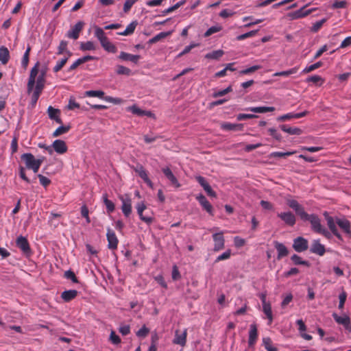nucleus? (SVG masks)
<instances>
[{
	"label": "nucleus",
	"mask_w": 351,
	"mask_h": 351,
	"mask_svg": "<svg viewBox=\"0 0 351 351\" xmlns=\"http://www.w3.org/2000/svg\"><path fill=\"white\" fill-rule=\"evenodd\" d=\"M311 3H308L304 5L302 8H301L300 10H298L295 12H290L287 14L288 18L290 20H296L299 19L304 18L306 16V12L304 10V8L308 7Z\"/></svg>",
	"instance_id": "aec40b11"
},
{
	"label": "nucleus",
	"mask_w": 351,
	"mask_h": 351,
	"mask_svg": "<svg viewBox=\"0 0 351 351\" xmlns=\"http://www.w3.org/2000/svg\"><path fill=\"white\" fill-rule=\"evenodd\" d=\"M128 111L131 112L132 114H136L138 116H143L144 110L139 108L137 106L133 105L132 106H129L127 108Z\"/></svg>",
	"instance_id": "de8ad7c7"
},
{
	"label": "nucleus",
	"mask_w": 351,
	"mask_h": 351,
	"mask_svg": "<svg viewBox=\"0 0 351 351\" xmlns=\"http://www.w3.org/2000/svg\"><path fill=\"white\" fill-rule=\"evenodd\" d=\"M291 259L295 265H308V261L302 260L301 257L297 254H293Z\"/></svg>",
	"instance_id": "603ef678"
},
{
	"label": "nucleus",
	"mask_w": 351,
	"mask_h": 351,
	"mask_svg": "<svg viewBox=\"0 0 351 351\" xmlns=\"http://www.w3.org/2000/svg\"><path fill=\"white\" fill-rule=\"evenodd\" d=\"M308 247V241L302 237H298L293 240V247L297 252H302L306 250Z\"/></svg>",
	"instance_id": "0eeeda50"
},
{
	"label": "nucleus",
	"mask_w": 351,
	"mask_h": 351,
	"mask_svg": "<svg viewBox=\"0 0 351 351\" xmlns=\"http://www.w3.org/2000/svg\"><path fill=\"white\" fill-rule=\"evenodd\" d=\"M67 60H68V58H62L60 60L56 62V64L53 67V71L55 73L58 72L64 66V65L66 63Z\"/></svg>",
	"instance_id": "5fc2aeb1"
},
{
	"label": "nucleus",
	"mask_w": 351,
	"mask_h": 351,
	"mask_svg": "<svg viewBox=\"0 0 351 351\" xmlns=\"http://www.w3.org/2000/svg\"><path fill=\"white\" fill-rule=\"evenodd\" d=\"M21 159L25 162L27 168L32 169L34 173H37L43 163L44 158L36 159L33 154L25 153L21 156Z\"/></svg>",
	"instance_id": "f03ea898"
},
{
	"label": "nucleus",
	"mask_w": 351,
	"mask_h": 351,
	"mask_svg": "<svg viewBox=\"0 0 351 351\" xmlns=\"http://www.w3.org/2000/svg\"><path fill=\"white\" fill-rule=\"evenodd\" d=\"M43 90L34 88L32 94V106L36 105L37 101L39 99V97L42 93Z\"/></svg>",
	"instance_id": "49530a36"
},
{
	"label": "nucleus",
	"mask_w": 351,
	"mask_h": 351,
	"mask_svg": "<svg viewBox=\"0 0 351 351\" xmlns=\"http://www.w3.org/2000/svg\"><path fill=\"white\" fill-rule=\"evenodd\" d=\"M287 204L289 208H292L295 212L301 219L306 217L307 213L305 212L302 206H301L298 201L295 199H287Z\"/></svg>",
	"instance_id": "20e7f679"
},
{
	"label": "nucleus",
	"mask_w": 351,
	"mask_h": 351,
	"mask_svg": "<svg viewBox=\"0 0 351 351\" xmlns=\"http://www.w3.org/2000/svg\"><path fill=\"white\" fill-rule=\"evenodd\" d=\"M110 340L113 344L115 345H117L121 343L120 337L117 335H116V333L113 330L111 331L110 332Z\"/></svg>",
	"instance_id": "774afa93"
},
{
	"label": "nucleus",
	"mask_w": 351,
	"mask_h": 351,
	"mask_svg": "<svg viewBox=\"0 0 351 351\" xmlns=\"http://www.w3.org/2000/svg\"><path fill=\"white\" fill-rule=\"evenodd\" d=\"M80 49L82 51H95L96 45L93 41L83 42L80 44Z\"/></svg>",
	"instance_id": "72a5a7b5"
},
{
	"label": "nucleus",
	"mask_w": 351,
	"mask_h": 351,
	"mask_svg": "<svg viewBox=\"0 0 351 351\" xmlns=\"http://www.w3.org/2000/svg\"><path fill=\"white\" fill-rule=\"evenodd\" d=\"M40 62H37L31 69L27 82V92L31 93L34 88L43 90L46 82L47 69H39Z\"/></svg>",
	"instance_id": "f257e3e1"
},
{
	"label": "nucleus",
	"mask_w": 351,
	"mask_h": 351,
	"mask_svg": "<svg viewBox=\"0 0 351 351\" xmlns=\"http://www.w3.org/2000/svg\"><path fill=\"white\" fill-rule=\"evenodd\" d=\"M52 147L54 151L59 154L66 153L68 149L66 143L60 139L55 140L52 143Z\"/></svg>",
	"instance_id": "a211bd4d"
},
{
	"label": "nucleus",
	"mask_w": 351,
	"mask_h": 351,
	"mask_svg": "<svg viewBox=\"0 0 351 351\" xmlns=\"http://www.w3.org/2000/svg\"><path fill=\"white\" fill-rule=\"evenodd\" d=\"M221 128L224 130L241 131L243 130V125L241 123H231L225 122L221 124Z\"/></svg>",
	"instance_id": "393cba45"
},
{
	"label": "nucleus",
	"mask_w": 351,
	"mask_h": 351,
	"mask_svg": "<svg viewBox=\"0 0 351 351\" xmlns=\"http://www.w3.org/2000/svg\"><path fill=\"white\" fill-rule=\"evenodd\" d=\"M326 221L328 226L332 232L337 230L335 222L332 217L328 216L326 217Z\"/></svg>",
	"instance_id": "680f3d73"
},
{
	"label": "nucleus",
	"mask_w": 351,
	"mask_h": 351,
	"mask_svg": "<svg viewBox=\"0 0 351 351\" xmlns=\"http://www.w3.org/2000/svg\"><path fill=\"white\" fill-rule=\"evenodd\" d=\"M231 91H232V87H231V86H229L228 87H227L226 88H225L223 90L215 91L213 93V97L215 98L219 97H222Z\"/></svg>",
	"instance_id": "864d4df0"
},
{
	"label": "nucleus",
	"mask_w": 351,
	"mask_h": 351,
	"mask_svg": "<svg viewBox=\"0 0 351 351\" xmlns=\"http://www.w3.org/2000/svg\"><path fill=\"white\" fill-rule=\"evenodd\" d=\"M336 223L346 234H351L350 223L348 220L346 219H337Z\"/></svg>",
	"instance_id": "c85d7f7f"
},
{
	"label": "nucleus",
	"mask_w": 351,
	"mask_h": 351,
	"mask_svg": "<svg viewBox=\"0 0 351 351\" xmlns=\"http://www.w3.org/2000/svg\"><path fill=\"white\" fill-rule=\"evenodd\" d=\"M136 25H137V22L132 21L126 27L125 29L123 32H119V34L121 35V36L130 35V34H133V32H134Z\"/></svg>",
	"instance_id": "473e14b6"
},
{
	"label": "nucleus",
	"mask_w": 351,
	"mask_h": 351,
	"mask_svg": "<svg viewBox=\"0 0 351 351\" xmlns=\"http://www.w3.org/2000/svg\"><path fill=\"white\" fill-rule=\"evenodd\" d=\"M117 73L119 75H130L132 73L131 70L124 66L118 65L117 66Z\"/></svg>",
	"instance_id": "09e8293b"
},
{
	"label": "nucleus",
	"mask_w": 351,
	"mask_h": 351,
	"mask_svg": "<svg viewBox=\"0 0 351 351\" xmlns=\"http://www.w3.org/2000/svg\"><path fill=\"white\" fill-rule=\"evenodd\" d=\"M70 130L69 125H61L59 126L53 133V137L59 136L63 134L66 133Z\"/></svg>",
	"instance_id": "58836bf2"
},
{
	"label": "nucleus",
	"mask_w": 351,
	"mask_h": 351,
	"mask_svg": "<svg viewBox=\"0 0 351 351\" xmlns=\"http://www.w3.org/2000/svg\"><path fill=\"white\" fill-rule=\"evenodd\" d=\"M221 29H222V27L221 25H217L212 26L210 28H208L206 30V32L204 33V36L208 37L215 33L219 32Z\"/></svg>",
	"instance_id": "37998d69"
},
{
	"label": "nucleus",
	"mask_w": 351,
	"mask_h": 351,
	"mask_svg": "<svg viewBox=\"0 0 351 351\" xmlns=\"http://www.w3.org/2000/svg\"><path fill=\"white\" fill-rule=\"evenodd\" d=\"M187 330L184 329L182 332L177 330L175 332V336L173 339V343L176 345H180L184 347L186 343Z\"/></svg>",
	"instance_id": "9b49d317"
},
{
	"label": "nucleus",
	"mask_w": 351,
	"mask_h": 351,
	"mask_svg": "<svg viewBox=\"0 0 351 351\" xmlns=\"http://www.w3.org/2000/svg\"><path fill=\"white\" fill-rule=\"evenodd\" d=\"M88 209L86 205H83L81 207V215L83 217L86 219V221L87 223H89L90 222V219L88 215Z\"/></svg>",
	"instance_id": "e2e57ef3"
},
{
	"label": "nucleus",
	"mask_w": 351,
	"mask_h": 351,
	"mask_svg": "<svg viewBox=\"0 0 351 351\" xmlns=\"http://www.w3.org/2000/svg\"><path fill=\"white\" fill-rule=\"evenodd\" d=\"M347 5V2L346 0H336L332 5V8L337 9V8H344Z\"/></svg>",
	"instance_id": "6e6d98bb"
},
{
	"label": "nucleus",
	"mask_w": 351,
	"mask_h": 351,
	"mask_svg": "<svg viewBox=\"0 0 351 351\" xmlns=\"http://www.w3.org/2000/svg\"><path fill=\"white\" fill-rule=\"evenodd\" d=\"M346 298H347V294L345 291H342L339 295V309H343V306H344V304H345V302L346 300Z\"/></svg>",
	"instance_id": "0e129e2a"
},
{
	"label": "nucleus",
	"mask_w": 351,
	"mask_h": 351,
	"mask_svg": "<svg viewBox=\"0 0 351 351\" xmlns=\"http://www.w3.org/2000/svg\"><path fill=\"white\" fill-rule=\"evenodd\" d=\"M258 337L257 327L255 324H251L249 331L248 344L250 347L254 346Z\"/></svg>",
	"instance_id": "4be33fe9"
},
{
	"label": "nucleus",
	"mask_w": 351,
	"mask_h": 351,
	"mask_svg": "<svg viewBox=\"0 0 351 351\" xmlns=\"http://www.w3.org/2000/svg\"><path fill=\"white\" fill-rule=\"evenodd\" d=\"M134 171L138 174V176L143 180V181L150 188H153L154 185L151 180L148 177L147 171L144 169L142 165H138L134 168Z\"/></svg>",
	"instance_id": "2eb2a0df"
},
{
	"label": "nucleus",
	"mask_w": 351,
	"mask_h": 351,
	"mask_svg": "<svg viewBox=\"0 0 351 351\" xmlns=\"http://www.w3.org/2000/svg\"><path fill=\"white\" fill-rule=\"evenodd\" d=\"M77 291L75 289L66 290L61 293V298L64 300V302H69L75 298L77 295Z\"/></svg>",
	"instance_id": "5701e85b"
},
{
	"label": "nucleus",
	"mask_w": 351,
	"mask_h": 351,
	"mask_svg": "<svg viewBox=\"0 0 351 351\" xmlns=\"http://www.w3.org/2000/svg\"><path fill=\"white\" fill-rule=\"evenodd\" d=\"M322 65V63L321 62H317L313 64L306 66L303 69L302 73H310V72L319 68Z\"/></svg>",
	"instance_id": "8fccbe9b"
},
{
	"label": "nucleus",
	"mask_w": 351,
	"mask_h": 351,
	"mask_svg": "<svg viewBox=\"0 0 351 351\" xmlns=\"http://www.w3.org/2000/svg\"><path fill=\"white\" fill-rule=\"evenodd\" d=\"M326 21V19H323L320 21H316L311 27V31L313 32H317L322 27L323 24Z\"/></svg>",
	"instance_id": "052dcab7"
},
{
	"label": "nucleus",
	"mask_w": 351,
	"mask_h": 351,
	"mask_svg": "<svg viewBox=\"0 0 351 351\" xmlns=\"http://www.w3.org/2000/svg\"><path fill=\"white\" fill-rule=\"evenodd\" d=\"M263 305V311L268 319V324H271L273 321V315L271 311V306L269 302Z\"/></svg>",
	"instance_id": "2f4dec72"
},
{
	"label": "nucleus",
	"mask_w": 351,
	"mask_h": 351,
	"mask_svg": "<svg viewBox=\"0 0 351 351\" xmlns=\"http://www.w3.org/2000/svg\"><path fill=\"white\" fill-rule=\"evenodd\" d=\"M263 344L267 351H276V348L271 344V340L269 337H264L263 339Z\"/></svg>",
	"instance_id": "a19ab883"
},
{
	"label": "nucleus",
	"mask_w": 351,
	"mask_h": 351,
	"mask_svg": "<svg viewBox=\"0 0 351 351\" xmlns=\"http://www.w3.org/2000/svg\"><path fill=\"white\" fill-rule=\"evenodd\" d=\"M196 199L207 213L213 215V206L204 195L199 194L196 195Z\"/></svg>",
	"instance_id": "f3484780"
},
{
	"label": "nucleus",
	"mask_w": 351,
	"mask_h": 351,
	"mask_svg": "<svg viewBox=\"0 0 351 351\" xmlns=\"http://www.w3.org/2000/svg\"><path fill=\"white\" fill-rule=\"evenodd\" d=\"M195 179L198 182V183L203 187L204 190L206 191L208 195L213 197H216V193L212 189L211 186L206 181L205 178L201 176H198L195 177Z\"/></svg>",
	"instance_id": "f8f14e48"
},
{
	"label": "nucleus",
	"mask_w": 351,
	"mask_h": 351,
	"mask_svg": "<svg viewBox=\"0 0 351 351\" xmlns=\"http://www.w3.org/2000/svg\"><path fill=\"white\" fill-rule=\"evenodd\" d=\"M223 53H224V52L221 49L215 50V51H213L210 53H208L205 56V58H208V59L217 60V59L220 58L223 55Z\"/></svg>",
	"instance_id": "e433bc0d"
},
{
	"label": "nucleus",
	"mask_w": 351,
	"mask_h": 351,
	"mask_svg": "<svg viewBox=\"0 0 351 351\" xmlns=\"http://www.w3.org/2000/svg\"><path fill=\"white\" fill-rule=\"evenodd\" d=\"M302 220L308 221L311 223L312 230L317 233L324 228L321 224L319 218L316 215H308L307 213L306 217Z\"/></svg>",
	"instance_id": "39448f33"
},
{
	"label": "nucleus",
	"mask_w": 351,
	"mask_h": 351,
	"mask_svg": "<svg viewBox=\"0 0 351 351\" xmlns=\"http://www.w3.org/2000/svg\"><path fill=\"white\" fill-rule=\"evenodd\" d=\"M95 36L98 39L100 40L103 37L106 36V34L103 29H101L99 27L96 26L95 27V32H94Z\"/></svg>",
	"instance_id": "69168bd1"
},
{
	"label": "nucleus",
	"mask_w": 351,
	"mask_h": 351,
	"mask_svg": "<svg viewBox=\"0 0 351 351\" xmlns=\"http://www.w3.org/2000/svg\"><path fill=\"white\" fill-rule=\"evenodd\" d=\"M106 237L108 242V248L111 250L117 249L118 245V239L114 231L112 230L110 228H108L107 230Z\"/></svg>",
	"instance_id": "4468645a"
},
{
	"label": "nucleus",
	"mask_w": 351,
	"mask_h": 351,
	"mask_svg": "<svg viewBox=\"0 0 351 351\" xmlns=\"http://www.w3.org/2000/svg\"><path fill=\"white\" fill-rule=\"evenodd\" d=\"M246 110L251 111L254 113H265L267 112H273L275 110L274 107H266V106H258V107H250L246 108Z\"/></svg>",
	"instance_id": "c756f323"
},
{
	"label": "nucleus",
	"mask_w": 351,
	"mask_h": 351,
	"mask_svg": "<svg viewBox=\"0 0 351 351\" xmlns=\"http://www.w3.org/2000/svg\"><path fill=\"white\" fill-rule=\"evenodd\" d=\"M119 58L125 61H130L134 63H137L140 59V56L133 55L124 51L120 53Z\"/></svg>",
	"instance_id": "bb28decb"
},
{
	"label": "nucleus",
	"mask_w": 351,
	"mask_h": 351,
	"mask_svg": "<svg viewBox=\"0 0 351 351\" xmlns=\"http://www.w3.org/2000/svg\"><path fill=\"white\" fill-rule=\"evenodd\" d=\"M10 60V52L7 47H0V62L2 64H6Z\"/></svg>",
	"instance_id": "7c9ffc66"
},
{
	"label": "nucleus",
	"mask_w": 351,
	"mask_h": 351,
	"mask_svg": "<svg viewBox=\"0 0 351 351\" xmlns=\"http://www.w3.org/2000/svg\"><path fill=\"white\" fill-rule=\"evenodd\" d=\"M274 246L278 252V260L281 259L282 257L287 256L288 250L284 244L279 243L278 241H275Z\"/></svg>",
	"instance_id": "b1692460"
},
{
	"label": "nucleus",
	"mask_w": 351,
	"mask_h": 351,
	"mask_svg": "<svg viewBox=\"0 0 351 351\" xmlns=\"http://www.w3.org/2000/svg\"><path fill=\"white\" fill-rule=\"evenodd\" d=\"M298 66H295V67H293V68H291V69H290L289 70H287V71L276 72L275 73L273 74V76L288 77L290 75L296 73L298 72Z\"/></svg>",
	"instance_id": "c9c22d12"
},
{
	"label": "nucleus",
	"mask_w": 351,
	"mask_h": 351,
	"mask_svg": "<svg viewBox=\"0 0 351 351\" xmlns=\"http://www.w3.org/2000/svg\"><path fill=\"white\" fill-rule=\"evenodd\" d=\"M17 247L26 255L31 254V249L27 239L23 236H19L16 240Z\"/></svg>",
	"instance_id": "6e6552de"
},
{
	"label": "nucleus",
	"mask_w": 351,
	"mask_h": 351,
	"mask_svg": "<svg viewBox=\"0 0 351 351\" xmlns=\"http://www.w3.org/2000/svg\"><path fill=\"white\" fill-rule=\"evenodd\" d=\"M49 117L54 120L58 123H62V119L60 118V111L58 109L49 106L47 110Z\"/></svg>",
	"instance_id": "a878e982"
},
{
	"label": "nucleus",
	"mask_w": 351,
	"mask_h": 351,
	"mask_svg": "<svg viewBox=\"0 0 351 351\" xmlns=\"http://www.w3.org/2000/svg\"><path fill=\"white\" fill-rule=\"evenodd\" d=\"M277 216L289 226H293L295 223L296 218L290 211L278 213Z\"/></svg>",
	"instance_id": "ddd939ff"
},
{
	"label": "nucleus",
	"mask_w": 351,
	"mask_h": 351,
	"mask_svg": "<svg viewBox=\"0 0 351 351\" xmlns=\"http://www.w3.org/2000/svg\"><path fill=\"white\" fill-rule=\"evenodd\" d=\"M149 332V329L143 325L136 332V335L139 338H145L147 336Z\"/></svg>",
	"instance_id": "c03bdc74"
},
{
	"label": "nucleus",
	"mask_w": 351,
	"mask_h": 351,
	"mask_svg": "<svg viewBox=\"0 0 351 351\" xmlns=\"http://www.w3.org/2000/svg\"><path fill=\"white\" fill-rule=\"evenodd\" d=\"M232 252L231 250L228 249L225 251L223 253L218 256L215 259V263H218L221 261L229 259L231 256Z\"/></svg>",
	"instance_id": "a18cd8bd"
},
{
	"label": "nucleus",
	"mask_w": 351,
	"mask_h": 351,
	"mask_svg": "<svg viewBox=\"0 0 351 351\" xmlns=\"http://www.w3.org/2000/svg\"><path fill=\"white\" fill-rule=\"evenodd\" d=\"M31 48L30 47H27L26 51H25L22 60H21V66L25 69L27 67L29 63V56Z\"/></svg>",
	"instance_id": "ea45409f"
},
{
	"label": "nucleus",
	"mask_w": 351,
	"mask_h": 351,
	"mask_svg": "<svg viewBox=\"0 0 351 351\" xmlns=\"http://www.w3.org/2000/svg\"><path fill=\"white\" fill-rule=\"evenodd\" d=\"M306 82H313L314 84H316L319 86H321L324 80L320 77L319 75H312L306 79Z\"/></svg>",
	"instance_id": "79ce46f5"
},
{
	"label": "nucleus",
	"mask_w": 351,
	"mask_h": 351,
	"mask_svg": "<svg viewBox=\"0 0 351 351\" xmlns=\"http://www.w3.org/2000/svg\"><path fill=\"white\" fill-rule=\"evenodd\" d=\"M310 251L319 256H323L326 250L324 245L320 243L319 240H314L312 243Z\"/></svg>",
	"instance_id": "6ab92c4d"
},
{
	"label": "nucleus",
	"mask_w": 351,
	"mask_h": 351,
	"mask_svg": "<svg viewBox=\"0 0 351 351\" xmlns=\"http://www.w3.org/2000/svg\"><path fill=\"white\" fill-rule=\"evenodd\" d=\"M136 208L137 210V213L142 221L148 224L151 223L153 221V218L152 217H147L143 215V211L146 209V206L144 202H141L138 203L136 206Z\"/></svg>",
	"instance_id": "dca6fc26"
},
{
	"label": "nucleus",
	"mask_w": 351,
	"mask_h": 351,
	"mask_svg": "<svg viewBox=\"0 0 351 351\" xmlns=\"http://www.w3.org/2000/svg\"><path fill=\"white\" fill-rule=\"evenodd\" d=\"M332 317L337 324L343 325L346 330L349 332H351L350 319L348 315H343V316H339L334 313Z\"/></svg>",
	"instance_id": "9d476101"
},
{
	"label": "nucleus",
	"mask_w": 351,
	"mask_h": 351,
	"mask_svg": "<svg viewBox=\"0 0 351 351\" xmlns=\"http://www.w3.org/2000/svg\"><path fill=\"white\" fill-rule=\"evenodd\" d=\"M103 201L104 204L106 205L107 212L108 213H111L114 210L115 206L114 204L110 199H108L107 194L103 195Z\"/></svg>",
	"instance_id": "f704fd0d"
},
{
	"label": "nucleus",
	"mask_w": 351,
	"mask_h": 351,
	"mask_svg": "<svg viewBox=\"0 0 351 351\" xmlns=\"http://www.w3.org/2000/svg\"><path fill=\"white\" fill-rule=\"evenodd\" d=\"M280 128L283 132L291 135H300L302 132V130L299 128L290 127L287 125H282Z\"/></svg>",
	"instance_id": "cd10ccee"
},
{
	"label": "nucleus",
	"mask_w": 351,
	"mask_h": 351,
	"mask_svg": "<svg viewBox=\"0 0 351 351\" xmlns=\"http://www.w3.org/2000/svg\"><path fill=\"white\" fill-rule=\"evenodd\" d=\"M102 47L108 52L115 53L117 51L116 47L110 41L104 45Z\"/></svg>",
	"instance_id": "338daca9"
},
{
	"label": "nucleus",
	"mask_w": 351,
	"mask_h": 351,
	"mask_svg": "<svg viewBox=\"0 0 351 351\" xmlns=\"http://www.w3.org/2000/svg\"><path fill=\"white\" fill-rule=\"evenodd\" d=\"M213 239L214 241V251L218 252L224 248L225 239L222 232L213 234Z\"/></svg>",
	"instance_id": "1a4fd4ad"
},
{
	"label": "nucleus",
	"mask_w": 351,
	"mask_h": 351,
	"mask_svg": "<svg viewBox=\"0 0 351 351\" xmlns=\"http://www.w3.org/2000/svg\"><path fill=\"white\" fill-rule=\"evenodd\" d=\"M121 202V210L125 217H128L132 213V199L128 194L119 196Z\"/></svg>",
	"instance_id": "7ed1b4c3"
},
{
	"label": "nucleus",
	"mask_w": 351,
	"mask_h": 351,
	"mask_svg": "<svg viewBox=\"0 0 351 351\" xmlns=\"http://www.w3.org/2000/svg\"><path fill=\"white\" fill-rule=\"evenodd\" d=\"M84 95L87 97H98L104 99V92L102 90H87L84 93Z\"/></svg>",
	"instance_id": "4c0bfd02"
},
{
	"label": "nucleus",
	"mask_w": 351,
	"mask_h": 351,
	"mask_svg": "<svg viewBox=\"0 0 351 351\" xmlns=\"http://www.w3.org/2000/svg\"><path fill=\"white\" fill-rule=\"evenodd\" d=\"M67 42L65 41V40H62L60 43V45L58 46V52L57 53L58 55H60V54H62L64 51H67V53H69V55H71V53L70 51H67Z\"/></svg>",
	"instance_id": "3c124183"
},
{
	"label": "nucleus",
	"mask_w": 351,
	"mask_h": 351,
	"mask_svg": "<svg viewBox=\"0 0 351 351\" xmlns=\"http://www.w3.org/2000/svg\"><path fill=\"white\" fill-rule=\"evenodd\" d=\"M84 25L83 21L77 22L74 26H73L70 30L66 33V36L73 40H77L79 38L80 33L82 30Z\"/></svg>",
	"instance_id": "423d86ee"
},
{
	"label": "nucleus",
	"mask_w": 351,
	"mask_h": 351,
	"mask_svg": "<svg viewBox=\"0 0 351 351\" xmlns=\"http://www.w3.org/2000/svg\"><path fill=\"white\" fill-rule=\"evenodd\" d=\"M293 300V295L289 293L284 296L283 300L281 302V306L282 308L286 307Z\"/></svg>",
	"instance_id": "bf43d9fd"
},
{
	"label": "nucleus",
	"mask_w": 351,
	"mask_h": 351,
	"mask_svg": "<svg viewBox=\"0 0 351 351\" xmlns=\"http://www.w3.org/2000/svg\"><path fill=\"white\" fill-rule=\"evenodd\" d=\"M170 34V32H160L156 35L154 37H153L152 39H150L149 42L151 43H156L158 40H160L162 38H164L169 36Z\"/></svg>",
	"instance_id": "4d7b16f0"
},
{
	"label": "nucleus",
	"mask_w": 351,
	"mask_h": 351,
	"mask_svg": "<svg viewBox=\"0 0 351 351\" xmlns=\"http://www.w3.org/2000/svg\"><path fill=\"white\" fill-rule=\"evenodd\" d=\"M261 68V65H254L252 66H250L249 68H247L244 70L241 71L240 74L247 75V74L251 73L252 72H254L255 71L260 69Z\"/></svg>",
	"instance_id": "13d9d810"
},
{
	"label": "nucleus",
	"mask_w": 351,
	"mask_h": 351,
	"mask_svg": "<svg viewBox=\"0 0 351 351\" xmlns=\"http://www.w3.org/2000/svg\"><path fill=\"white\" fill-rule=\"evenodd\" d=\"M162 171L166 178L171 182V184H173L176 188H179L180 186V184L179 183L178 180L169 167L162 168Z\"/></svg>",
	"instance_id": "412c9836"
}]
</instances>
